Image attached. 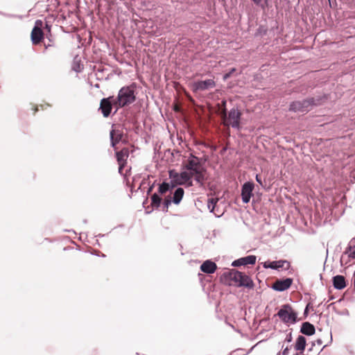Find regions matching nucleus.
I'll list each match as a JSON object with an SVG mask.
<instances>
[{
  "instance_id": "obj_1",
  "label": "nucleus",
  "mask_w": 355,
  "mask_h": 355,
  "mask_svg": "<svg viewBox=\"0 0 355 355\" xmlns=\"http://www.w3.org/2000/svg\"><path fill=\"white\" fill-rule=\"evenodd\" d=\"M180 180L182 184L188 183L189 186L192 185L191 179L194 178L200 187H203L206 178V169L202 167L200 168H193L192 170H185L180 173Z\"/></svg>"
},
{
  "instance_id": "obj_2",
  "label": "nucleus",
  "mask_w": 355,
  "mask_h": 355,
  "mask_svg": "<svg viewBox=\"0 0 355 355\" xmlns=\"http://www.w3.org/2000/svg\"><path fill=\"white\" fill-rule=\"evenodd\" d=\"M225 278L228 281L230 285L241 287L244 286L252 288L254 283L251 278L247 275L236 270H231L225 275Z\"/></svg>"
},
{
  "instance_id": "obj_3",
  "label": "nucleus",
  "mask_w": 355,
  "mask_h": 355,
  "mask_svg": "<svg viewBox=\"0 0 355 355\" xmlns=\"http://www.w3.org/2000/svg\"><path fill=\"white\" fill-rule=\"evenodd\" d=\"M135 100L133 86H124L119 91L116 98L113 100V105L117 107H123L133 103Z\"/></svg>"
},
{
  "instance_id": "obj_4",
  "label": "nucleus",
  "mask_w": 355,
  "mask_h": 355,
  "mask_svg": "<svg viewBox=\"0 0 355 355\" xmlns=\"http://www.w3.org/2000/svg\"><path fill=\"white\" fill-rule=\"evenodd\" d=\"M327 98L326 96H323L322 97L310 98L303 101H294L290 105L289 110L293 112H306L313 105H320Z\"/></svg>"
},
{
  "instance_id": "obj_5",
  "label": "nucleus",
  "mask_w": 355,
  "mask_h": 355,
  "mask_svg": "<svg viewBox=\"0 0 355 355\" xmlns=\"http://www.w3.org/2000/svg\"><path fill=\"white\" fill-rule=\"evenodd\" d=\"M241 116V113L236 109H232L227 116L225 108L221 112L224 125H232L233 128H239Z\"/></svg>"
},
{
  "instance_id": "obj_6",
  "label": "nucleus",
  "mask_w": 355,
  "mask_h": 355,
  "mask_svg": "<svg viewBox=\"0 0 355 355\" xmlns=\"http://www.w3.org/2000/svg\"><path fill=\"white\" fill-rule=\"evenodd\" d=\"M277 315L284 323H294L297 319V313L288 304L282 306L278 311Z\"/></svg>"
},
{
  "instance_id": "obj_7",
  "label": "nucleus",
  "mask_w": 355,
  "mask_h": 355,
  "mask_svg": "<svg viewBox=\"0 0 355 355\" xmlns=\"http://www.w3.org/2000/svg\"><path fill=\"white\" fill-rule=\"evenodd\" d=\"M184 191L182 188H178L171 196L172 192L170 193L169 195L166 196L163 202V211H168V207L171 205L173 202L175 205H178L183 196H184Z\"/></svg>"
},
{
  "instance_id": "obj_8",
  "label": "nucleus",
  "mask_w": 355,
  "mask_h": 355,
  "mask_svg": "<svg viewBox=\"0 0 355 355\" xmlns=\"http://www.w3.org/2000/svg\"><path fill=\"white\" fill-rule=\"evenodd\" d=\"M43 22L42 20H37L34 28L31 31V41L33 44H39L44 39V32L42 29Z\"/></svg>"
},
{
  "instance_id": "obj_9",
  "label": "nucleus",
  "mask_w": 355,
  "mask_h": 355,
  "mask_svg": "<svg viewBox=\"0 0 355 355\" xmlns=\"http://www.w3.org/2000/svg\"><path fill=\"white\" fill-rule=\"evenodd\" d=\"M110 140L111 145L113 148H116V145L119 142L127 143L124 139L123 130L119 127H114L110 131Z\"/></svg>"
},
{
  "instance_id": "obj_10",
  "label": "nucleus",
  "mask_w": 355,
  "mask_h": 355,
  "mask_svg": "<svg viewBox=\"0 0 355 355\" xmlns=\"http://www.w3.org/2000/svg\"><path fill=\"white\" fill-rule=\"evenodd\" d=\"M113 96L103 98L100 103V110L104 117H108L111 113L113 105Z\"/></svg>"
},
{
  "instance_id": "obj_11",
  "label": "nucleus",
  "mask_w": 355,
  "mask_h": 355,
  "mask_svg": "<svg viewBox=\"0 0 355 355\" xmlns=\"http://www.w3.org/2000/svg\"><path fill=\"white\" fill-rule=\"evenodd\" d=\"M216 83L213 79H207L205 80L197 81L193 83V87L194 91H203L215 87Z\"/></svg>"
},
{
  "instance_id": "obj_12",
  "label": "nucleus",
  "mask_w": 355,
  "mask_h": 355,
  "mask_svg": "<svg viewBox=\"0 0 355 355\" xmlns=\"http://www.w3.org/2000/svg\"><path fill=\"white\" fill-rule=\"evenodd\" d=\"M263 267L265 268H272L275 270H279V268L288 270L290 268V263L286 260L266 261L263 263Z\"/></svg>"
},
{
  "instance_id": "obj_13",
  "label": "nucleus",
  "mask_w": 355,
  "mask_h": 355,
  "mask_svg": "<svg viewBox=\"0 0 355 355\" xmlns=\"http://www.w3.org/2000/svg\"><path fill=\"white\" fill-rule=\"evenodd\" d=\"M254 189V184L251 182H245L243 187L241 190V197L242 200L244 203L249 202L250 198L252 195V191Z\"/></svg>"
},
{
  "instance_id": "obj_14",
  "label": "nucleus",
  "mask_w": 355,
  "mask_h": 355,
  "mask_svg": "<svg viewBox=\"0 0 355 355\" xmlns=\"http://www.w3.org/2000/svg\"><path fill=\"white\" fill-rule=\"evenodd\" d=\"M293 279L286 278L285 279H277L272 285V288L278 291H284L287 290L291 286Z\"/></svg>"
},
{
  "instance_id": "obj_15",
  "label": "nucleus",
  "mask_w": 355,
  "mask_h": 355,
  "mask_svg": "<svg viewBox=\"0 0 355 355\" xmlns=\"http://www.w3.org/2000/svg\"><path fill=\"white\" fill-rule=\"evenodd\" d=\"M202 165L200 162V159L198 157L191 155L187 162L184 164V169L185 170H192L193 168H202Z\"/></svg>"
},
{
  "instance_id": "obj_16",
  "label": "nucleus",
  "mask_w": 355,
  "mask_h": 355,
  "mask_svg": "<svg viewBox=\"0 0 355 355\" xmlns=\"http://www.w3.org/2000/svg\"><path fill=\"white\" fill-rule=\"evenodd\" d=\"M256 262V257L254 255L247 256L237 260H235L232 263L233 266H246V265H253Z\"/></svg>"
},
{
  "instance_id": "obj_17",
  "label": "nucleus",
  "mask_w": 355,
  "mask_h": 355,
  "mask_svg": "<svg viewBox=\"0 0 355 355\" xmlns=\"http://www.w3.org/2000/svg\"><path fill=\"white\" fill-rule=\"evenodd\" d=\"M130 155V150L128 148H123L116 153V157L118 163L127 164V160Z\"/></svg>"
},
{
  "instance_id": "obj_18",
  "label": "nucleus",
  "mask_w": 355,
  "mask_h": 355,
  "mask_svg": "<svg viewBox=\"0 0 355 355\" xmlns=\"http://www.w3.org/2000/svg\"><path fill=\"white\" fill-rule=\"evenodd\" d=\"M217 269L216 264L209 260L205 261L201 266H200V270L207 274H212L214 273Z\"/></svg>"
},
{
  "instance_id": "obj_19",
  "label": "nucleus",
  "mask_w": 355,
  "mask_h": 355,
  "mask_svg": "<svg viewBox=\"0 0 355 355\" xmlns=\"http://www.w3.org/2000/svg\"><path fill=\"white\" fill-rule=\"evenodd\" d=\"M333 284L334 288L341 290L346 286L345 278L342 275H336L333 278Z\"/></svg>"
},
{
  "instance_id": "obj_20",
  "label": "nucleus",
  "mask_w": 355,
  "mask_h": 355,
  "mask_svg": "<svg viewBox=\"0 0 355 355\" xmlns=\"http://www.w3.org/2000/svg\"><path fill=\"white\" fill-rule=\"evenodd\" d=\"M300 331L303 334L312 336L315 334V329L312 324L306 322L302 324Z\"/></svg>"
},
{
  "instance_id": "obj_21",
  "label": "nucleus",
  "mask_w": 355,
  "mask_h": 355,
  "mask_svg": "<svg viewBox=\"0 0 355 355\" xmlns=\"http://www.w3.org/2000/svg\"><path fill=\"white\" fill-rule=\"evenodd\" d=\"M306 345V338L303 336H299L295 344V349L297 351L303 352Z\"/></svg>"
},
{
  "instance_id": "obj_22",
  "label": "nucleus",
  "mask_w": 355,
  "mask_h": 355,
  "mask_svg": "<svg viewBox=\"0 0 355 355\" xmlns=\"http://www.w3.org/2000/svg\"><path fill=\"white\" fill-rule=\"evenodd\" d=\"M174 188L173 185H171L169 183L163 182L159 184L158 192L161 195L166 193L168 191L172 192V189Z\"/></svg>"
},
{
  "instance_id": "obj_23",
  "label": "nucleus",
  "mask_w": 355,
  "mask_h": 355,
  "mask_svg": "<svg viewBox=\"0 0 355 355\" xmlns=\"http://www.w3.org/2000/svg\"><path fill=\"white\" fill-rule=\"evenodd\" d=\"M162 202V198L157 194L154 193L151 196V205L154 208L159 207Z\"/></svg>"
},
{
  "instance_id": "obj_24",
  "label": "nucleus",
  "mask_w": 355,
  "mask_h": 355,
  "mask_svg": "<svg viewBox=\"0 0 355 355\" xmlns=\"http://www.w3.org/2000/svg\"><path fill=\"white\" fill-rule=\"evenodd\" d=\"M256 6L260 7L262 10H265L269 6V0H250Z\"/></svg>"
},
{
  "instance_id": "obj_25",
  "label": "nucleus",
  "mask_w": 355,
  "mask_h": 355,
  "mask_svg": "<svg viewBox=\"0 0 355 355\" xmlns=\"http://www.w3.org/2000/svg\"><path fill=\"white\" fill-rule=\"evenodd\" d=\"M218 198H211L208 199L207 207L211 212L214 211L215 206H216V203L218 202Z\"/></svg>"
},
{
  "instance_id": "obj_26",
  "label": "nucleus",
  "mask_w": 355,
  "mask_h": 355,
  "mask_svg": "<svg viewBox=\"0 0 355 355\" xmlns=\"http://www.w3.org/2000/svg\"><path fill=\"white\" fill-rule=\"evenodd\" d=\"M349 257L352 259H355V245L349 246L348 249Z\"/></svg>"
},
{
  "instance_id": "obj_27",
  "label": "nucleus",
  "mask_w": 355,
  "mask_h": 355,
  "mask_svg": "<svg viewBox=\"0 0 355 355\" xmlns=\"http://www.w3.org/2000/svg\"><path fill=\"white\" fill-rule=\"evenodd\" d=\"M235 71H236V69L232 68L228 73H227L224 75L223 79L225 80H227L228 78H230L231 77L232 73H234Z\"/></svg>"
},
{
  "instance_id": "obj_28",
  "label": "nucleus",
  "mask_w": 355,
  "mask_h": 355,
  "mask_svg": "<svg viewBox=\"0 0 355 355\" xmlns=\"http://www.w3.org/2000/svg\"><path fill=\"white\" fill-rule=\"evenodd\" d=\"M119 164V173H122V171L123 169V168L125 166L126 164H123L121 165V163H118Z\"/></svg>"
},
{
  "instance_id": "obj_29",
  "label": "nucleus",
  "mask_w": 355,
  "mask_h": 355,
  "mask_svg": "<svg viewBox=\"0 0 355 355\" xmlns=\"http://www.w3.org/2000/svg\"><path fill=\"white\" fill-rule=\"evenodd\" d=\"M256 180L257 182H259L261 185H262V181H261V176L259 175H256Z\"/></svg>"
},
{
  "instance_id": "obj_30",
  "label": "nucleus",
  "mask_w": 355,
  "mask_h": 355,
  "mask_svg": "<svg viewBox=\"0 0 355 355\" xmlns=\"http://www.w3.org/2000/svg\"><path fill=\"white\" fill-rule=\"evenodd\" d=\"M37 110H38V109H37V107H35H35H34V108H33V110H34V113H33V114H35V112L37 111Z\"/></svg>"
},
{
  "instance_id": "obj_31",
  "label": "nucleus",
  "mask_w": 355,
  "mask_h": 355,
  "mask_svg": "<svg viewBox=\"0 0 355 355\" xmlns=\"http://www.w3.org/2000/svg\"><path fill=\"white\" fill-rule=\"evenodd\" d=\"M49 46L50 45H48V46L45 45V49H47L48 46Z\"/></svg>"
},
{
  "instance_id": "obj_32",
  "label": "nucleus",
  "mask_w": 355,
  "mask_h": 355,
  "mask_svg": "<svg viewBox=\"0 0 355 355\" xmlns=\"http://www.w3.org/2000/svg\"><path fill=\"white\" fill-rule=\"evenodd\" d=\"M151 190H152V187H150V188L149 189L148 192H150Z\"/></svg>"
}]
</instances>
